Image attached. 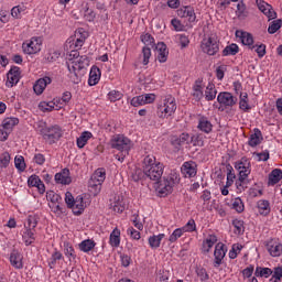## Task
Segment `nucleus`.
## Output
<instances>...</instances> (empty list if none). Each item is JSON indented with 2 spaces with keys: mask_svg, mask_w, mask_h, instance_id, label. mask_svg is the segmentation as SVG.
<instances>
[{
  "mask_svg": "<svg viewBox=\"0 0 282 282\" xmlns=\"http://www.w3.org/2000/svg\"><path fill=\"white\" fill-rule=\"evenodd\" d=\"M10 160H12V158L10 156V153L3 152L0 155V169H8L10 166Z\"/></svg>",
  "mask_w": 282,
  "mask_h": 282,
  "instance_id": "50",
  "label": "nucleus"
},
{
  "mask_svg": "<svg viewBox=\"0 0 282 282\" xmlns=\"http://www.w3.org/2000/svg\"><path fill=\"white\" fill-rule=\"evenodd\" d=\"M10 263L17 270H21L23 268V256L17 250H13L10 254Z\"/></svg>",
  "mask_w": 282,
  "mask_h": 282,
  "instance_id": "27",
  "label": "nucleus"
},
{
  "mask_svg": "<svg viewBox=\"0 0 282 282\" xmlns=\"http://www.w3.org/2000/svg\"><path fill=\"white\" fill-rule=\"evenodd\" d=\"M43 46V39L39 36H33L30 40H26L22 44V50L24 54H39L41 52V47Z\"/></svg>",
  "mask_w": 282,
  "mask_h": 282,
  "instance_id": "10",
  "label": "nucleus"
},
{
  "mask_svg": "<svg viewBox=\"0 0 282 282\" xmlns=\"http://www.w3.org/2000/svg\"><path fill=\"white\" fill-rule=\"evenodd\" d=\"M237 54H239V45L236 43L229 44L223 50V56H237Z\"/></svg>",
  "mask_w": 282,
  "mask_h": 282,
  "instance_id": "36",
  "label": "nucleus"
},
{
  "mask_svg": "<svg viewBox=\"0 0 282 282\" xmlns=\"http://www.w3.org/2000/svg\"><path fill=\"white\" fill-rule=\"evenodd\" d=\"M267 250L271 257H281L282 243L278 239H271L267 242Z\"/></svg>",
  "mask_w": 282,
  "mask_h": 282,
  "instance_id": "19",
  "label": "nucleus"
},
{
  "mask_svg": "<svg viewBox=\"0 0 282 282\" xmlns=\"http://www.w3.org/2000/svg\"><path fill=\"white\" fill-rule=\"evenodd\" d=\"M47 85H52L51 77L45 76L43 78L37 79L33 86V90L35 91L36 96H41V94L45 91Z\"/></svg>",
  "mask_w": 282,
  "mask_h": 282,
  "instance_id": "22",
  "label": "nucleus"
},
{
  "mask_svg": "<svg viewBox=\"0 0 282 282\" xmlns=\"http://www.w3.org/2000/svg\"><path fill=\"white\" fill-rule=\"evenodd\" d=\"M177 111V101L175 97L167 95L156 106V116L160 120H169L172 116H175Z\"/></svg>",
  "mask_w": 282,
  "mask_h": 282,
  "instance_id": "2",
  "label": "nucleus"
},
{
  "mask_svg": "<svg viewBox=\"0 0 282 282\" xmlns=\"http://www.w3.org/2000/svg\"><path fill=\"white\" fill-rule=\"evenodd\" d=\"M156 50V58L161 63H166L169 61V47L164 42H159L155 46Z\"/></svg>",
  "mask_w": 282,
  "mask_h": 282,
  "instance_id": "21",
  "label": "nucleus"
},
{
  "mask_svg": "<svg viewBox=\"0 0 282 282\" xmlns=\"http://www.w3.org/2000/svg\"><path fill=\"white\" fill-rule=\"evenodd\" d=\"M184 232L185 231L182 228L175 229L169 238L170 243H175V241H177V239H180Z\"/></svg>",
  "mask_w": 282,
  "mask_h": 282,
  "instance_id": "57",
  "label": "nucleus"
},
{
  "mask_svg": "<svg viewBox=\"0 0 282 282\" xmlns=\"http://www.w3.org/2000/svg\"><path fill=\"white\" fill-rule=\"evenodd\" d=\"M219 37H217L215 34H212L203 39L200 42V50L208 56H215L219 53Z\"/></svg>",
  "mask_w": 282,
  "mask_h": 282,
  "instance_id": "6",
  "label": "nucleus"
},
{
  "mask_svg": "<svg viewBox=\"0 0 282 282\" xmlns=\"http://www.w3.org/2000/svg\"><path fill=\"white\" fill-rule=\"evenodd\" d=\"M61 259H63V253H61V251L55 250L48 261V265L50 268H54L56 265V261H61Z\"/></svg>",
  "mask_w": 282,
  "mask_h": 282,
  "instance_id": "52",
  "label": "nucleus"
},
{
  "mask_svg": "<svg viewBox=\"0 0 282 282\" xmlns=\"http://www.w3.org/2000/svg\"><path fill=\"white\" fill-rule=\"evenodd\" d=\"M281 28H282V20L278 19L270 23V25L268 28V32H269V34H276V32H279V30H281Z\"/></svg>",
  "mask_w": 282,
  "mask_h": 282,
  "instance_id": "48",
  "label": "nucleus"
},
{
  "mask_svg": "<svg viewBox=\"0 0 282 282\" xmlns=\"http://www.w3.org/2000/svg\"><path fill=\"white\" fill-rule=\"evenodd\" d=\"M177 17H180L181 19H187L188 23H195V21H197L195 9L191 6L182 7L181 9H178Z\"/></svg>",
  "mask_w": 282,
  "mask_h": 282,
  "instance_id": "16",
  "label": "nucleus"
},
{
  "mask_svg": "<svg viewBox=\"0 0 282 282\" xmlns=\"http://www.w3.org/2000/svg\"><path fill=\"white\" fill-rule=\"evenodd\" d=\"M232 226H234L235 235H243V232H246V227L243 226V220L234 219Z\"/></svg>",
  "mask_w": 282,
  "mask_h": 282,
  "instance_id": "45",
  "label": "nucleus"
},
{
  "mask_svg": "<svg viewBox=\"0 0 282 282\" xmlns=\"http://www.w3.org/2000/svg\"><path fill=\"white\" fill-rule=\"evenodd\" d=\"M64 253L68 257V259H76V251L74 247L69 245V242L64 243Z\"/></svg>",
  "mask_w": 282,
  "mask_h": 282,
  "instance_id": "56",
  "label": "nucleus"
},
{
  "mask_svg": "<svg viewBox=\"0 0 282 282\" xmlns=\"http://www.w3.org/2000/svg\"><path fill=\"white\" fill-rule=\"evenodd\" d=\"M122 93L118 90H111L108 93V100H110V102H118V100H122Z\"/></svg>",
  "mask_w": 282,
  "mask_h": 282,
  "instance_id": "58",
  "label": "nucleus"
},
{
  "mask_svg": "<svg viewBox=\"0 0 282 282\" xmlns=\"http://www.w3.org/2000/svg\"><path fill=\"white\" fill-rule=\"evenodd\" d=\"M193 96L196 100H202V98H204V79L198 78L195 80L193 86Z\"/></svg>",
  "mask_w": 282,
  "mask_h": 282,
  "instance_id": "28",
  "label": "nucleus"
},
{
  "mask_svg": "<svg viewBox=\"0 0 282 282\" xmlns=\"http://www.w3.org/2000/svg\"><path fill=\"white\" fill-rule=\"evenodd\" d=\"M25 10H28V7H25V4H19L11 9V15L13 17V19H21V14H25Z\"/></svg>",
  "mask_w": 282,
  "mask_h": 282,
  "instance_id": "44",
  "label": "nucleus"
},
{
  "mask_svg": "<svg viewBox=\"0 0 282 282\" xmlns=\"http://www.w3.org/2000/svg\"><path fill=\"white\" fill-rule=\"evenodd\" d=\"M191 142V134L183 132L178 138L173 140V144H177L178 147H182L183 144H188Z\"/></svg>",
  "mask_w": 282,
  "mask_h": 282,
  "instance_id": "46",
  "label": "nucleus"
},
{
  "mask_svg": "<svg viewBox=\"0 0 282 282\" xmlns=\"http://www.w3.org/2000/svg\"><path fill=\"white\" fill-rule=\"evenodd\" d=\"M263 140V134L261 133V130L254 129L253 133L250 135L248 144L249 147H259Z\"/></svg>",
  "mask_w": 282,
  "mask_h": 282,
  "instance_id": "29",
  "label": "nucleus"
},
{
  "mask_svg": "<svg viewBox=\"0 0 282 282\" xmlns=\"http://www.w3.org/2000/svg\"><path fill=\"white\" fill-rule=\"evenodd\" d=\"M181 228L185 232H195V230H197V225L195 224V219H189L187 224Z\"/></svg>",
  "mask_w": 282,
  "mask_h": 282,
  "instance_id": "59",
  "label": "nucleus"
},
{
  "mask_svg": "<svg viewBox=\"0 0 282 282\" xmlns=\"http://www.w3.org/2000/svg\"><path fill=\"white\" fill-rule=\"evenodd\" d=\"M127 234L131 239H134L135 241H140V239L142 238L140 231L135 230L133 227L128 228Z\"/></svg>",
  "mask_w": 282,
  "mask_h": 282,
  "instance_id": "64",
  "label": "nucleus"
},
{
  "mask_svg": "<svg viewBox=\"0 0 282 282\" xmlns=\"http://www.w3.org/2000/svg\"><path fill=\"white\" fill-rule=\"evenodd\" d=\"M45 161L46 159L43 153H35L33 155V163L37 166H43V164H45Z\"/></svg>",
  "mask_w": 282,
  "mask_h": 282,
  "instance_id": "63",
  "label": "nucleus"
},
{
  "mask_svg": "<svg viewBox=\"0 0 282 282\" xmlns=\"http://www.w3.org/2000/svg\"><path fill=\"white\" fill-rule=\"evenodd\" d=\"M100 68H98V66H93L89 73L88 85L90 87L98 85V83H100Z\"/></svg>",
  "mask_w": 282,
  "mask_h": 282,
  "instance_id": "26",
  "label": "nucleus"
},
{
  "mask_svg": "<svg viewBox=\"0 0 282 282\" xmlns=\"http://www.w3.org/2000/svg\"><path fill=\"white\" fill-rule=\"evenodd\" d=\"M236 39H238L242 45H248L249 50H254L257 47L254 45V37H252V34L249 32L237 30Z\"/></svg>",
  "mask_w": 282,
  "mask_h": 282,
  "instance_id": "15",
  "label": "nucleus"
},
{
  "mask_svg": "<svg viewBox=\"0 0 282 282\" xmlns=\"http://www.w3.org/2000/svg\"><path fill=\"white\" fill-rule=\"evenodd\" d=\"M217 100L221 107L230 108L237 105V97H235L231 93L223 91L217 96Z\"/></svg>",
  "mask_w": 282,
  "mask_h": 282,
  "instance_id": "13",
  "label": "nucleus"
},
{
  "mask_svg": "<svg viewBox=\"0 0 282 282\" xmlns=\"http://www.w3.org/2000/svg\"><path fill=\"white\" fill-rule=\"evenodd\" d=\"M124 196L120 194H116L110 199V208L113 210V213H124Z\"/></svg>",
  "mask_w": 282,
  "mask_h": 282,
  "instance_id": "17",
  "label": "nucleus"
},
{
  "mask_svg": "<svg viewBox=\"0 0 282 282\" xmlns=\"http://www.w3.org/2000/svg\"><path fill=\"white\" fill-rule=\"evenodd\" d=\"M59 56H61V53L58 51L48 50L44 58L46 63H54L55 61H58Z\"/></svg>",
  "mask_w": 282,
  "mask_h": 282,
  "instance_id": "49",
  "label": "nucleus"
},
{
  "mask_svg": "<svg viewBox=\"0 0 282 282\" xmlns=\"http://www.w3.org/2000/svg\"><path fill=\"white\" fill-rule=\"evenodd\" d=\"M217 243V236L209 235L206 237V239L203 241V250L204 252H210L213 249V246Z\"/></svg>",
  "mask_w": 282,
  "mask_h": 282,
  "instance_id": "34",
  "label": "nucleus"
},
{
  "mask_svg": "<svg viewBox=\"0 0 282 282\" xmlns=\"http://www.w3.org/2000/svg\"><path fill=\"white\" fill-rule=\"evenodd\" d=\"M93 248H96V242L91 239L84 240L79 243V250L82 252H91Z\"/></svg>",
  "mask_w": 282,
  "mask_h": 282,
  "instance_id": "43",
  "label": "nucleus"
},
{
  "mask_svg": "<svg viewBox=\"0 0 282 282\" xmlns=\"http://www.w3.org/2000/svg\"><path fill=\"white\" fill-rule=\"evenodd\" d=\"M184 177H195L197 175V164L193 161L185 162L181 167Z\"/></svg>",
  "mask_w": 282,
  "mask_h": 282,
  "instance_id": "20",
  "label": "nucleus"
},
{
  "mask_svg": "<svg viewBox=\"0 0 282 282\" xmlns=\"http://www.w3.org/2000/svg\"><path fill=\"white\" fill-rule=\"evenodd\" d=\"M231 210H235L238 213V215H241L243 210H246V205L243 204V200L241 197H236L231 199V205H230Z\"/></svg>",
  "mask_w": 282,
  "mask_h": 282,
  "instance_id": "32",
  "label": "nucleus"
},
{
  "mask_svg": "<svg viewBox=\"0 0 282 282\" xmlns=\"http://www.w3.org/2000/svg\"><path fill=\"white\" fill-rule=\"evenodd\" d=\"M84 19L85 21H89L90 23L96 20V12L93 11L89 7L86 8L84 12Z\"/></svg>",
  "mask_w": 282,
  "mask_h": 282,
  "instance_id": "62",
  "label": "nucleus"
},
{
  "mask_svg": "<svg viewBox=\"0 0 282 282\" xmlns=\"http://www.w3.org/2000/svg\"><path fill=\"white\" fill-rule=\"evenodd\" d=\"M68 72L72 82L75 85L80 83V77H78V72L85 69L89 65V58L87 56H80L78 59H69Z\"/></svg>",
  "mask_w": 282,
  "mask_h": 282,
  "instance_id": "3",
  "label": "nucleus"
},
{
  "mask_svg": "<svg viewBox=\"0 0 282 282\" xmlns=\"http://www.w3.org/2000/svg\"><path fill=\"white\" fill-rule=\"evenodd\" d=\"M17 124H19V118L17 117H9L2 121V127L11 132H12V129L17 127Z\"/></svg>",
  "mask_w": 282,
  "mask_h": 282,
  "instance_id": "37",
  "label": "nucleus"
},
{
  "mask_svg": "<svg viewBox=\"0 0 282 282\" xmlns=\"http://www.w3.org/2000/svg\"><path fill=\"white\" fill-rule=\"evenodd\" d=\"M41 134L45 142L48 144H55V142H58L61 138H63V130H61V127L58 126H53L42 129Z\"/></svg>",
  "mask_w": 282,
  "mask_h": 282,
  "instance_id": "9",
  "label": "nucleus"
},
{
  "mask_svg": "<svg viewBox=\"0 0 282 282\" xmlns=\"http://www.w3.org/2000/svg\"><path fill=\"white\" fill-rule=\"evenodd\" d=\"M262 13L265 18L269 19V21H273V19H276V11H274V8H272L271 4H269V7H267V10L262 11Z\"/></svg>",
  "mask_w": 282,
  "mask_h": 282,
  "instance_id": "61",
  "label": "nucleus"
},
{
  "mask_svg": "<svg viewBox=\"0 0 282 282\" xmlns=\"http://www.w3.org/2000/svg\"><path fill=\"white\" fill-rule=\"evenodd\" d=\"M177 43H180L182 50H184V47H188L191 40H188L186 34H177L175 36Z\"/></svg>",
  "mask_w": 282,
  "mask_h": 282,
  "instance_id": "53",
  "label": "nucleus"
},
{
  "mask_svg": "<svg viewBox=\"0 0 282 282\" xmlns=\"http://www.w3.org/2000/svg\"><path fill=\"white\" fill-rule=\"evenodd\" d=\"M250 166V161L246 158H242L240 161L236 162L235 169L239 173V182H241V184H243L248 178V175H250L252 171Z\"/></svg>",
  "mask_w": 282,
  "mask_h": 282,
  "instance_id": "11",
  "label": "nucleus"
},
{
  "mask_svg": "<svg viewBox=\"0 0 282 282\" xmlns=\"http://www.w3.org/2000/svg\"><path fill=\"white\" fill-rule=\"evenodd\" d=\"M191 143L193 147H204V135L195 134L191 138Z\"/></svg>",
  "mask_w": 282,
  "mask_h": 282,
  "instance_id": "60",
  "label": "nucleus"
},
{
  "mask_svg": "<svg viewBox=\"0 0 282 282\" xmlns=\"http://www.w3.org/2000/svg\"><path fill=\"white\" fill-rule=\"evenodd\" d=\"M141 41L147 45V47H153L155 45V39H153L149 33L141 35Z\"/></svg>",
  "mask_w": 282,
  "mask_h": 282,
  "instance_id": "54",
  "label": "nucleus"
},
{
  "mask_svg": "<svg viewBox=\"0 0 282 282\" xmlns=\"http://www.w3.org/2000/svg\"><path fill=\"white\" fill-rule=\"evenodd\" d=\"M111 149H117V151H121L124 155H129V151L131 149V140L122 134H116L110 140Z\"/></svg>",
  "mask_w": 282,
  "mask_h": 282,
  "instance_id": "8",
  "label": "nucleus"
},
{
  "mask_svg": "<svg viewBox=\"0 0 282 282\" xmlns=\"http://www.w3.org/2000/svg\"><path fill=\"white\" fill-rule=\"evenodd\" d=\"M281 180H282V171L280 169H274L269 174L268 185L274 186L275 184H279V181Z\"/></svg>",
  "mask_w": 282,
  "mask_h": 282,
  "instance_id": "31",
  "label": "nucleus"
},
{
  "mask_svg": "<svg viewBox=\"0 0 282 282\" xmlns=\"http://www.w3.org/2000/svg\"><path fill=\"white\" fill-rule=\"evenodd\" d=\"M19 80H21V78L17 77V75H12V73L9 70L7 75V87H13L14 85H18Z\"/></svg>",
  "mask_w": 282,
  "mask_h": 282,
  "instance_id": "55",
  "label": "nucleus"
},
{
  "mask_svg": "<svg viewBox=\"0 0 282 282\" xmlns=\"http://www.w3.org/2000/svg\"><path fill=\"white\" fill-rule=\"evenodd\" d=\"M217 98V88H215V84H208L205 90V99L210 101Z\"/></svg>",
  "mask_w": 282,
  "mask_h": 282,
  "instance_id": "38",
  "label": "nucleus"
},
{
  "mask_svg": "<svg viewBox=\"0 0 282 282\" xmlns=\"http://www.w3.org/2000/svg\"><path fill=\"white\" fill-rule=\"evenodd\" d=\"M143 173L149 180L159 182V180H162V175H164V164L158 162L155 156L147 155L143 159Z\"/></svg>",
  "mask_w": 282,
  "mask_h": 282,
  "instance_id": "1",
  "label": "nucleus"
},
{
  "mask_svg": "<svg viewBox=\"0 0 282 282\" xmlns=\"http://www.w3.org/2000/svg\"><path fill=\"white\" fill-rule=\"evenodd\" d=\"M177 182H180V178L175 173L170 174L167 177H163L156 187L160 197H166V195H171L173 193V186H175Z\"/></svg>",
  "mask_w": 282,
  "mask_h": 282,
  "instance_id": "5",
  "label": "nucleus"
},
{
  "mask_svg": "<svg viewBox=\"0 0 282 282\" xmlns=\"http://www.w3.org/2000/svg\"><path fill=\"white\" fill-rule=\"evenodd\" d=\"M65 202L68 208H70L74 213V215H83L85 213V209L87 208V203L83 198V196H77L74 198V195H72V192H66L65 194Z\"/></svg>",
  "mask_w": 282,
  "mask_h": 282,
  "instance_id": "7",
  "label": "nucleus"
},
{
  "mask_svg": "<svg viewBox=\"0 0 282 282\" xmlns=\"http://www.w3.org/2000/svg\"><path fill=\"white\" fill-rule=\"evenodd\" d=\"M105 180H107V172L105 169H97L88 182V188L93 195H98V193L102 191V184L105 183Z\"/></svg>",
  "mask_w": 282,
  "mask_h": 282,
  "instance_id": "4",
  "label": "nucleus"
},
{
  "mask_svg": "<svg viewBox=\"0 0 282 282\" xmlns=\"http://www.w3.org/2000/svg\"><path fill=\"white\" fill-rule=\"evenodd\" d=\"M239 108L242 111H250V105L248 104V93L240 94Z\"/></svg>",
  "mask_w": 282,
  "mask_h": 282,
  "instance_id": "47",
  "label": "nucleus"
},
{
  "mask_svg": "<svg viewBox=\"0 0 282 282\" xmlns=\"http://www.w3.org/2000/svg\"><path fill=\"white\" fill-rule=\"evenodd\" d=\"M273 271L270 268H262V267H257L254 271V276H260L264 279H268L269 276H272Z\"/></svg>",
  "mask_w": 282,
  "mask_h": 282,
  "instance_id": "41",
  "label": "nucleus"
},
{
  "mask_svg": "<svg viewBox=\"0 0 282 282\" xmlns=\"http://www.w3.org/2000/svg\"><path fill=\"white\" fill-rule=\"evenodd\" d=\"M109 243L111 248H120V229H118V227L111 231Z\"/></svg>",
  "mask_w": 282,
  "mask_h": 282,
  "instance_id": "33",
  "label": "nucleus"
},
{
  "mask_svg": "<svg viewBox=\"0 0 282 282\" xmlns=\"http://www.w3.org/2000/svg\"><path fill=\"white\" fill-rule=\"evenodd\" d=\"M197 120H198L197 129L199 131H202L203 133L213 132V122L210 121V118L204 115H198Z\"/></svg>",
  "mask_w": 282,
  "mask_h": 282,
  "instance_id": "18",
  "label": "nucleus"
},
{
  "mask_svg": "<svg viewBox=\"0 0 282 282\" xmlns=\"http://www.w3.org/2000/svg\"><path fill=\"white\" fill-rule=\"evenodd\" d=\"M56 108V106L54 105V100L53 101H41L39 104V109L40 111H54V109Z\"/></svg>",
  "mask_w": 282,
  "mask_h": 282,
  "instance_id": "51",
  "label": "nucleus"
},
{
  "mask_svg": "<svg viewBox=\"0 0 282 282\" xmlns=\"http://www.w3.org/2000/svg\"><path fill=\"white\" fill-rule=\"evenodd\" d=\"M256 209L261 217H268L272 213V207H270V202L265 199H260L257 202Z\"/></svg>",
  "mask_w": 282,
  "mask_h": 282,
  "instance_id": "23",
  "label": "nucleus"
},
{
  "mask_svg": "<svg viewBox=\"0 0 282 282\" xmlns=\"http://www.w3.org/2000/svg\"><path fill=\"white\" fill-rule=\"evenodd\" d=\"M236 15L238 19H246V17H248V9L243 0L239 1L237 4Z\"/></svg>",
  "mask_w": 282,
  "mask_h": 282,
  "instance_id": "42",
  "label": "nucleus"
},
{
  "mask_svg": "<svg viewBox=\"0 0 282 282\" xmlns=\"http://www.w3.org/2000/svg\"><path fill=\"white\" fill-rule=\"evenodd\" d=\"M46 199L51 202L48 206L53 213L63 212V208H61V202H63V198L61 197V195L56 194L55 192H48L46 193Z\"/></svg>",
  "mask_w": 282,
  "mask_h": 282,
  "instance_id": "14",
  "label": "nucleus"
},
{
  "mask_svg": "<svg viewBox=\"0 0 282 282\" xmlns=\"http://www.w3.org/2000/svg\"><path fill=\"white\" fill-rule=\"evenodd\" d=\"M56 184H72V177L69 176V169H64L62 172L55 174Z\"/></svg>",
  "mask_w": 282,
  "mask_h": 282,
  "instance_id": "25",
  "label": "nucleus"
},
{
  "mask_svg": "<svg viewBox=\"0 0 282 282\" xmlns=\"http://www.w3.org/2000/svg\"><path fill=\"white\" fill-rule=\"evenodd\" d=\"M164 237H166L164 234H159V235L151 236L148 239L150 248H152V249L160 248V245L162 243V239H164Z\"/></svg>",
  "mask_w": 282,
  "mask_h": 282,
  "instance_id": "35",
  "label": "nucleus"
},
{
  "mask_svg": "<svg viewBox=\"0 0 282 282\" xmlns=\"http://www.w3.org/2000/svg\"><path fill=\"white\" fill-rule=\"evenodd\" d=\"M22 239H23L25 246H32V243H34V241H35L34 231H32V229L25 228L22 234Z\"/></svg>",
  "mask_w": 282,
  "mask_h": 282,
  "instance_id": "39",
  "label": "nucleus"
},
{
  "mask_svg": "<svg viewBox=\"0 0 282 282\" xmlns=\"http://www.w3.org/2000/svg\"><path fill=\"white\" fill-rule=\"evenodd\" d=\"M28 184L31 187L37 188L40 195H43L45 193V184L37 175H31L28 180Z\"/></svg>",
  "mask_w": 282,
  "mask_h": 282,
  "instance_id": "24",
  "label": "nucleus"
},
{
  "mask_svg": "<svg viewBox=\"0 0 282 282\" xmlns=\"http://www.w3.org/2000/svg\"><path fill=\"white\" fill-rule=\"evenodd\" d=\"M228 252V248L224 242H218L214 251V268H219L224 263V259Z\"/></svg>",
  "mask_w": 282,
  "mask_h": 282,
  "instance_id": "12",
  "label": "nucleus"
},
{
  "mask_svg": "<svg viewBox=\"0 0 282 282\" xmlns=\"http://www.w3.org/2000/svg\"><path fill=\"white\" fill-rule=\"evenodd\" d=\"M94 138V134L89 131H84L78 138H77V147L78 149H85L89 140Z\"/></svg>",
  "mask_w": 282,
  "mask_h": 282,
  "instance_id": "30",
  "label": "nucleus"
},
{
  "mask_svg": "<svg viewBox=\"0 0 282 282\" xmlns=\"http://www.w3.org/2000/svg\"><path fill=\"white\" fill-rule=\"evenodd\" d=\"M14 166L19 173H23L25 169H28V165L25 164V158H23V155H15Z\"/></svg>",
  "mask_w": 282,
  "mask_h": 282,
  "instance_id": "40",
  "label": "nucleus"
}]
</instances>
